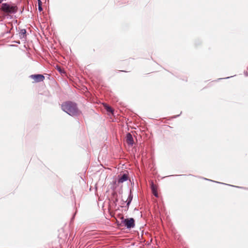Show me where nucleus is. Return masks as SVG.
<instances>
[{
	"label": "nucleus",
	"instance_id": "nucleus-2",
	"mask_svg": "<svg viewBox=\"0 0 248 248\" xmlns=\"http://www.w3.org/2000/svg\"><path fill=\"white\" fill-rule=\"evenodd\" d=\"M1 10L7 14H13L16 12L17 8L16 6H11L7 3H3L1 5Z\"/></svg>",
	"mask_w": 248,
	"mask_h": 248
},
{
	"label": "nucleus",
	"instance_id": "nucleus-4",
	"mask_svg": "<svg viewBox=\"0 0 248 248\" xmlns=\"http://www.w3.org/2000/svg\"><path fill=\"white\" fill-rule=\"evenodd\" d=\"M30 77L33 79L35 82L43 81L45 79V77L41 74L31 75Z\"/></svg>",
	"mask_w": 248,
	"mask_h": 248
},
{
	"label": "nucleus",
	"instance_id": "nucleus-12",
	"mask_svg": "<svg viewBox=\"0 0 248 248\" xmlns=\"http://www.w3.org/2000/svg\"><path fill=\"white\" fill-rule=\"evenodd\" d=\"M4 0H0V3H1Z\"/></svg>",
	"mask_w": 248,
	"mask_h": 248
},
{
	"label": "nucleus",
	"instance_id": "nucleus-10",
	"mask_svg": "<svg viewBox=\"0 0 248 248\" xmlns=\"http://www.w3.org/2000/svg\"><path fill=\"white\" fill-rule=\"evenodd\" d=\"M26 33V31L25 30H22L21 31V34L23 35V36H25Z\"/></svg>",
	"mask_w": 248,
	"mask_h": 248
},
{
	"label": "nucleus",
	"instance_id": "nucleus-6",
	"mask_svg": "<svg viewBox=\"0 0 248 248\" xmlns=\"http://www.w3.org/2000/svg\"><path fill=\"white\" fill-rule=\"evenodd\" d=\"M151 188L152 189V191L153 194L156 197H158V195L157 191V186L154 185L153 182L151 183Z\"/></svg>",
	"mask_w": 248,
	"mask_h": 248
},
{
	"label": "nucleus",
	"instance_id": "nucleus-7",
	"mask_svg": "<svg viewBox=\"0 0 248 248\" xmlns=\"http://www.w3.org/2000/svg\"><path fill=\"white\" fill-rule=\"evenodd\" d=\"M128 179V176L126 174H124L118 179V183H122Z\"/></svg>",
	"mask_w": 248,
	"mask_h": 248
},
{
	"label": "nucleus",
	"instance_id": "nucleus-8",
	"mask_svg": "<svg viewBox=\"0 0 248 248\" xmlns=\"http://www.w3.org/2000/svg\"><path fill=\"white\" fill-rule=\"evenodd\" d=\"M104 106L108 112H110L113 114V109L111 107H110V106H108L107 104H105Z\"/></svg>",
	"mask_w": 248,
	"mask_h": 248
},
{
	"label": "nucleus",
	"instance_id": "nucleus-3",
	"mask_svg": "<svg viewBox=\"0 0 248 248\" xmlns=\"http://www.w3.org/2000/svg\"><path fill=\"white\" fill-rule=\"evenodd\" d=\"M124 226H126L127 228H133L135 226V221L133 218L125 219L124 220Z\"/></svg>",
	"mask_w": 248,
	"mask_h": 248
},
{
	"label": "nucleus",
	"instance_id": "nucleus-5",
	"mask_svg": "<svg viewBox=\"0 0 248 248\" xmlns=\"http://www.w3.org/2000/svg\"><path fill=\"white\" fill-rule=\"evenodd\" d=\"M126 142L128 145H132L134 143V140H133V137L130 133H128L126 135Z\"/></svg>",
	"mask_w": 248,
	"mask_h": 248
},
{
	"label": "nucleus",
	"instance_id": "nucleus-1",
	"mask_svg": "<svg viewBox=\"0 0 248 248\" xmlns=\"http://www.w3.org/2000/svg\"><path fill=\"white\" fill-rule=\"evenodd\" d=\"M62 108L63 111L71 116L78 115L80 113L76 104L71 102L63 103L62 105Z\"/></svg>",
	"mask_w": 248,
	"mask_h": 248
},
{
	"label": "nucleus",
	"instance_id": "nucleus-11",
	"mask_svg": "<svg viewBox=\"0 0 248 248\" xmlns=\"http://www.w3.org/2000/svg\"><path fill=\"white\" fill-rule=\"evenodd\" d=\"M131 200H130V201L127 202V205H129V204L130 203V202H131Z\"/></svg>",
	"mask_w": 248,
	"mask_h": 248
},
{
	"label": "nucleus",
	"instance_id": "nucleus-9",
	"mask_svg": "<svg viewBox=\"0 0 248 248\" xmlns=\"http://www.w3.org/2000/svg\"><path fill=\"white\" fill-rule=\"evenodd\" d=\"M38 9L41 12L43 10L42 8V2L41 0H38Z\"/></svg>",
	"mask_w": 248,
	"mask_h": 248
}]
</instances>
